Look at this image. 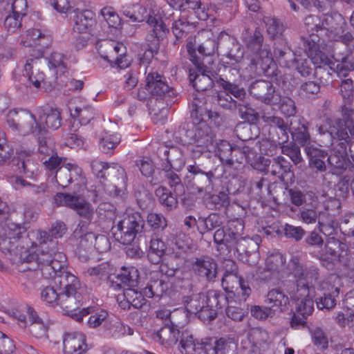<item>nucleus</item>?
<instances>
[{
    "label": "nucleus",
    "mask_w": 354,
    "mask_h": 354,
    "mask_svg": "<svg viewBox=\"0 0 354 354\" xmlns=\"http://www.w3.org/2000/svg\"><path fill=\"white\" fill-rule=\"evenodd\" d=\"M8 125L18 131L43 132L62 126V111L57 107L38 106L34 113L27 109L10 110L6 115Z\"/></svg>",
    "instance_id": "f257e3e1"
},
{
    "label": "nucleus",
    "mask_w": 354,
    "mask_h": 354,
    "mask_svg": "<svg viewBox=\"0 0 354 354\" xmlns=\"http://www.w3.org/2000/svg\"><path fill=\"white\" fill-rule=\"evenodd\" d=\"M54 284L41 290V299L47 304L59 306L66 314L82 321V315L73 313L82 306L83 299L78 278L71 273H63L56 277Z\"/></svg>",
    "instance_id": "f03ea898"
},
{
    "label": "nucleus",
    "mask_w": 354,
    "mask_h": 354,
    "mask_svg": "<svg viewBox=\"0 0 354 354\" xmlns=\"http://www.w3.org/2000/svg\"><path fill=\"white\" fill-rule=\"evenodd\" d=\"M250 57L248 66L252 74L270 77L274 73V65L272 64V57L269 46L264 43V37L260 28L254 30L245 28L241 34Z\"/></svg>",
    "instance_id": "7ed1b4c3"
},
{
    "label": "nucleus",
    "mask_w": 354,
    "mask_h": 354,
    "mask_svg": "<svg viewBox=\"0 0 354 354\" xmlns=\"http://www.w3.org/2000/svg\"><path fill=\"white\" fill-rule=\"evenodd\" d=\"M330 127L332 135L331 154L327 156L328 164L339 170H345L351 164L348 151L351 135L344 131L342 122L334 123Z\"/></svg>",
    "instance_id": "20e7f679"
},
{
    "label": "nucleus",
    "mask_w": 354,
    "mask_h": 354,
    "mask_svg": "<svg viewBox=\"0 0 354 354\" xmlns=\"http://www.w3.org/2000/svg\"><path fill=\"white\" fill-rule=\"evenodd\" d=\"M26 228L8 218L5 222H0V251L10 259L19 256L20 252L25 249L24 239Z\"/></svg>",
    "instance_id": "39448f33"
},
{
    "label": "nucleus",
    "mask_w": 354,
    "mask_h": 354,
    "mask_svg": "<svg viewBox=\"0 0 354 354\" xmlns=\"http://www.w3.org/2000/svg\"><path fill=\"white\" fill-rule=\"evenodd\" d=\"M66 257L61 252H58L57 243L50 242V248L48 245H43L41 251L37 254V266L41 275L45 279H53L55 281L56 277L63 273H69L65 270Z\"/></svg>",
    "instance_id": "423d86ee"
},
{
    "label": "nucleus",
    "mask_w": 354,
    "mask_h": 354,
    "mask_svg": "<svg viewBox=\"0 0 354 354\" xmlns=\"http://www.w3.org/2000/svg\"><path fill=\"white\" fill-rule=\"evenodd\" d=\"M145 220L141 214L137 212L127 213L111 229L115 241L123 245H130L138 234L142 232Z\"/></svg>",
    "instance_id": "0eeeda50"
},
{
    "label": "nucleus",
    "mask_w": 354,
    "mask_h": 354,
    "mask_svg": "<svg viewBox=\"0 0 354 354\" xmlns=\"http://www.w3.org/2000/svg\"><path fill=\"white\" fill-rule=\"evenodd\" d=\"M218 48V37L217 39L208 37L198 43L197 46L194 38L189 37L187 40V51L194 66H212L214 62L213 55Z\"/></svg>",
    "instance_id": "6e6552de"
},
{
    "label": "nucleus",
    "mask_w": 354,
    "mask_h": 354,
    "mask_svg": "<svg viewBox=\"0 0 354 354\" xmlns=\"http://www.w3.org/2000/svg\"><path fill=\"white\" fill-rule=\"evenodd\" d=\"M181 135L185 136V142L188 144H196L202 153L209 145L214 142V133L211 127L204 121L185 123L182 127Z\"/></svg>",
    "instance_id": "1a4fd4ad"
},
{
    "label": "nucleus",
    "mask_w": 354,
    "mask_h": 354,
    "mask_svg": "<svg viewBox=\"0 0 354 354\" xmlns=\"http://www.w3.org/2000/svg\"><path fill=\"white\" fill-rule=\"evenodd\" d=\"M308 57L315 65L314 76L319 81V83L322 86H327L332 82L333 73H336L335 62L315 48H310Z\"/></svg>",
    "instance_id": "9d476101"
},
{
    "label": "nucleus",
    "mask_w": 354,
    "mask_h": 354,
    "mask_svg": "<svg viewBox=\"0 0 354 354\" xmlns=\"http://www.w3.org/2000/svg\"><path fill=\"white\" fill-rule=\"evenodd\" d=\"M218 72L219 75L218 78L216 79V83L223 88L225 93L231 94L241 102H243L246 96L245 91L236 83L235 80L236 77H239V69L223 64L219 66Z\"/></svg>",
    "instance_id": "9b49d317"
},
{
    "label": "nucleus",
    "mask_w": 354,
    "mask_h": 354,
    "mask_svg": "<svg viewBox=\"0 0 354 354\" xmlns=\"http://www.w3.org/2000/svg\"><path fill=\"white\" fill-rule=\"evenodd\" d=\"M189 174L187 176V186L193 193H209L213 187L214 174L212 171H205L200 165L194 164L187 167Z\"/></svg>",
    "instance_id": "f8f14e48"
},
{
    "label": "nucleus",
    "mask_w": 354,
    "mask_h": 354,
    "mask_svg": "<svg viewBox=\"0 0 354 354\" xmlns=\"http://www.w3.org/2000/svg\"><path fill=\"white\" fill-rule=\"evenodd\" d=\"M288 266L291 274L296 279V288L301 285H314L313 282L316 283L319 279V269L315 266L305 267L301 258L298 255L292 256Z\"/></svg>",
    "instance_id": "ddd939ff"
},
{
    "label": "nucleus",
    "mask_w": 354,
    "mask_h": 354,
    "mask_svg": "<svg viewBox=\"0 0 354 354\" xmlns=\"http://www.w3.org/2000/svg\"><path fill=\"white\" fill-rule=\"evenodd\" d=\"M249 93L266 104L276 105L281 101L280 93L269 81L259 80L253 82L249 87Z\"/></svg>",
    "instance_id": "4468645a"
},
{
    "label": "nucleus",
    "mask_w": 354,
    "mask_h": 354,
    "mask_svg": "<svg viewBox=\"0 0 354 354\" xmlns=\"http://www.w3.org/2000/svg\"><path fill=\"white\" fill-rule=\"evenodd\" d=\"M315 285L299 286L292 295L299 315H310L314 310V298L317 296Z\"/></svg>",
    "instance_id": "2eb2a0df"
},
{
    "label": "nucleus",
    "mask_w": 354,
    "mask_h": 354,
    "mask_svg": "<svg viewBox=\"0 0 354 354\" xmlns=\"http://www.w3.org/2000/svg\"><path fill=\"white\" fill-rule=\"evenodd\" d=\"M146 89L156 98L162 97L174 98L176 92L168 85L167 78L158 72L149 73L146 77Z\"/></svg>",
    "instance_id": "dca6fc26"
},
{
    "label": "nucleus",
    "mask_w": 354,
    "mask_h": 354,
    "mask_svg": "<svg viewBox=\"0 0 354 354\" xmlns=\"http://www.w3.org/2000/svg\"><path fill=\"white\" fill-rule=\"evenodd\" d=\"M106 174V179L112 183L110 194L115 197H122L125 194L128 180L125 169L120 165L113 162L110 164Z\"/></svg>",
    "instance_id": "f3484780"
},
{
    "label": "nucleus",
    "mask_w": 354,
    "mask_h": 354,
    "mask_svg": "<svg viewBox=\"0 0 354 354\" xmlns=\"http://www.w3.org/2000/svg\"><path fill=\"white\" fill-rule=\"evenodd\" d=\"M157 154L161 160H166V162L161 164V166H166V169L172 167L174 170L179 171L185 165L183 151L178 147L161 145L157 149Z\"/></svg>",
    "instance_id": "a211bd4d"
},
{
    "label": "nucleus",
    "mask_w": 354,
    "mask_h": 354,
    "mask_svg": "<svg viewBox=\"0 0 354 354\" xmlns=\"http://www.w3.org/2000/svg\"><path fill=\"white\" fill-rule=\"evenodd\" d=\"M41 64V60L39 57L28 59L24 65V77L27 79L30 85H33L36 88L40 87L41 83L55 86V81H48L43 71H40Z\"/></svg>",
    "instance_id": "6ab92c4d"
},
{
    "label": "nucleus",
    "mask_w": 354,
    "mask_h": 354,
    "mask_svg": "<svg viewBox=\"0 0 354 354\" xmlns=\"http://www.w3.org/2000/svg\"><path fill=\"white\" fill-rule=\"evenodd\" d=\"M261 118L275 133V135L272 136V139L276 140L280 145L288 142L291 128H289L288 123L282 118L265 112Z\"/></svg>",
    "instance_id": "aec40b11"
},
{
    "label": "nucleus",
    "mask_w": 354,
    "mask_h": 354,
    "mask_svg": "<svg viewBox=\"0 0 354 354\" xmlns=\"http://www.w3.org/2000/svg\"><path fill=\"white\" fill-rule=\"evenodd\" d=\"M192 268L195 274L209 281H214L216 278L217 263L209 256L195 258L192 263Z\"/></svg>",
    "instance_id": "412c9836"
},
{
    "label": "nucleus",
    "mask_w": 354,
    "mask_h": 354,
    "mask_svg": "<svg viewBox=\"0 0 354 354\" xmlns=\"http://www.w3.org/2000/svg\"><path fill=\"white\" fill-rule=\"evenodd\" d=\"M198 72L193 76L189 75V80L193 87L197 91H205L212 88L216 82V79L218 78L214 76L210 71L211 66H195Z\"/></svg>",
    "instance_id": "4be33fe9"
},
{
    "label": "nucleus",
    "mask_w": 354,
    "mask_h": 354,
    "mask_svg": "<svg viewBox=\"0 0 354 354\" xmlns=\"http://www.w3.org/2000/svg\"><path fill=\"white\" fill-rule=\"evenodd\" d=\"M73 29L78 33L89 32L95 24V15L90 10H74L71 16Z\"/></svg>",
    "instance_id": "5701e85b"
},
{
    "label": "nucleus",
    "mask_w": 354,
    "mask_h": 354,
    "mask_svg": "<svg viewBox=\"0 0 354 354\" xmlns=\"http://www.w3.org/2000/svg\"><path fill=\"white\" fill-rule=\"evenodd\" d=\"M88 350L86 336L80 332L68 333L63 339L64 354H84Z\"/></svg>",
    "instance_id": "b1692460"
},
{
    "label": "nucleus",
    "mask_w": 354,
    "mask_h": 354,
    "mask_svg": "<svg viewBox=\"0 0 354 354\" xmlns=\"http://www.w3.org/2000/svg\"><path fill=\"white\" fill-rule=\"evenodd\" d=\"M218 44L225 55L236 63L241 62L243 52L241 44L235 37L230 36L225 32H221L218 35Z\"/></svg>",
    "instance_id": "393cba45"
},
{
    "label": "nucleus",
    "mask_w": 354,
    "mask_h": 354,
    "mask_svg": "<svg viewBox=\"0 0 354 354\" xmlns=\"http://www.w3.org/2000/svg\"><path fill=\"white\" fill-rule=\"evenodd\" d=\"M221 284L223 289L228 292H232V289L234 288V284H238L241 291L238 294L241 295L244 301L251 294V288L249 287L248 282L236 274V269L230 272L225 271Z\"/></svg>",
    "instance_id": "a878e982"
},
{
    "label": "nucleus",
    "mask_w": 354,
    "mask_h": 354,
    "mask_svg": "<svg viewBox=\"0 0 354 354\" xmlns=\"http://www.w3.org/2000/svg\"><path fill=\"white\" fill-rule=\"evenodd\" d=\"M319 288L323 293L316 299L317 308L327 310L334 308L336 305L335 297L339 293V288L327 281H322L319 283Z\"/></svg>",
    "instance_id": "bb28decb"
},
{
    "label": "nucleus",
    "mask_w": 354,
    "mask_h": 354,
    "mask_svg": "<svg viewBox=\"0 0 354 354\" xmlns=\"http://www.w3.org/2000/svg\"><path fill=\"white\" fill-rule=\"evenodd\" d=\"M207 354H230L236 348V344L233 338H211L205 344Z\"/></svg>",
    "instance_id": "cd10ccee"
},
{
    "label": "nucleus",
    "mask_w": 354,
    "mask_h": 354,
    "mask_svg": "<svg viewBox=\"0 0 354 354\" xmlns=\"http://www.w3.org/2000/svg\"><path fill=\"white\" fill-rule=\"evenodd\" d=\"M66 232V225L61 221H57L53 223L51 226L50 230L48 232L46 231H38L37 232V241L42 248L43 245H48L49 249L50 248V242L53 241L58 245L57 239L61 238Z\"/></svg>",
    "instance_id": "c85d7f7f"
},
{
    "label": "nucleus",
    "mask_w": 354,
    "mask_h": 354,
    "mask_svg": "<svg viewBox=\"0 0 354 354\" xmlns=\"http://www.w3.org/2000/svg\"><path fill=\"white\" fill-rule=\"evenodd\" d=\"M263 162L266 172L279 178H283L285 175L291 172L290 162L283 156L266 159Z\"/></svg>",
    "instance_id": "c756f323"
},
{
    "label": "nucleus",
    "mask_w": 354,
    "mask_h": 354,
    "mask_svg": "<svg viewBox=\"0 0 354 354\" xmlns=\"http://www.w3.org/2000/svg\"><path fill=\"white\" fill-rule=\"evenodd\" d=\"M236 240L234 246L232 247L231 251L236 252L241 259L248 258L258 252L259 237H257L256 240H254L249 236H243L241 235Z\"/></svg>",
    "instance_id": "7c9ffc66"
},
{
    "label": "nucleus",
    "mask_w": 354,
    "mask_h": 354,
    "mask_svg": "<svg viewBox=\"0 0 354 354\" xmlns=\"http://www.w3.org/2000/svg\"><path fill=\"white\" fill-rule=\"evenodd\" d=\"M179 337L180 330L178 326L173 322H169L165 323V325L156 332L153 338L162 344L171 346L178 342Z\"/></svg>",
    "instance_id": "2f4dec72"
},
{
    "label": "nucleus",
    "mask_w": 354,
    "mask_h": 354,
    "mask_svg": "<svg viewBox=\"0 0 354 354\" xmlns=\"http://www.w3.org/2000/svg\"><path fill=\"white\" fill-rule=\"evenodd\" d=\"M292 143L299 145L306 149L308 147H313L311 144V137L308 131V122L304 118L299 120L297 126H292L290 129Z\"/></svg>",
    "instance_id": "473e14b6"
},
{
    "label": "nucleus",
    "mask_w": 354,
    "mask_h": 354,
    "mask_svg": "<svg viewBox=\"0 0 354 354\" xmlns=\"http://www.w3.org/2000/svg\"><path fill=\"white\" fill-rule=\"evenodd\" d=\"M116 281H113L118 288L136 287L138 284L139 272L134 267L122 268L120 272L115 277Z\"/></svg>",
    "instance_id": "72a5a7b5"
},
{
    "label": "nucleus",
    "mask_w": 354,
    "mask_h": 354,
    "mask_svg": "<svg viewBox=\"0 0 354 354\" xmlns=\"http://www.w3.org/2000/svg\"><path fill=\"white\" fill-rule=\"evenodd\" d=\"M265 303L276 314L277 312L281 313L285 310L289 304V298L280 289L274 288L268 292L265 299Z\"/></svg>",
    "instance_id": "f704fd0d"
},
{
    "label": "nucleus",
    "mask_w": 354,
    "mask_h": 354,
    "mask_svg": "<svg viewBox=\"0 0 354 354\" xmlns=\"http://www.w3.org/2000/svg\"><path fill=\"white\" fill-rule=\"evenodd\" d=\"M244 228V223L241 220H234L228 223L225 229V241L223 242V245H225L228 251L230 252L234 246L236 239L243 235Z\"/></svg>",
    "instance_id": "c9c22d12"
},
{
    "label": "nucleus",
    "mask_w": 354,
    "mask_h": 354,
    "mask_svg": "<svg viewBox=\"0 0 354 354\" xmlns=\"http://www.w3.org/2000/svg\"><path fill=\"white\" fill-rule=\"evenodd\" d=\"M23 135L32 134L37 137L38 143V152L44 156L52 155L55 153V142L48 131L41 132H25L19 131Z\"/></svg>",
    "instance_id": "e433bc0d"
},
{
    "label": "nucleus",
    "mask_w": 354,
    "mask_h": 354,
    "mask_svg": "<svg viewBox=\"0 0 354 354\" xmlns=\"http://www.w3.org/2000/svg\"><path fill=\"white\" fill-rule=\"evenodd\" d=\"M273 55L274 57H272V60L275 59L279 64L282 67L291 68L295 65L296 55L287 46L284 45L281 47L276 46L274 49ZM272 64L275 66L273 62ZM274 71L275 68H274V73L271 77L275 75Z\"/></svg>",
    "instance_id": "4c0bfd02"
},
{
    "label": "nucleus",
    "mask_w": 354,
    "mask_h": 354,
    "mask_svg": "<svg viewBox=\"0 0 354 354\" xmlns=\"http://www.w3.org/2000/svg\"><path fill=\"white\" fill-rule=\"evenodd\" d=\"M269 336L268 333L261 328H252L248 334V341L251 344V348L248 354H257L260 352V346L266 344Z\"/></svg>",
    "instance_id": "58836bf2"
},
{
    "label": "nucleus",
    "mask_w": 354,
    "mask_h": 354,
    "mask_svg": "<svg viewBox=\"0 0 354 354\" xmlns=\"http://www.w3.org/2000/svg\"><path fill=\"white\" fill-rule=\"evenodd\" d=\"M147 24L152 28V34L150 36L155 38L154 46L156 47L158 45L159 41L163 39L169 32V29L163 22L162 18L156 15L148 17Z\"/></svg>",
    "instance_id": "ea45409f"
},
{
    "label": "nucleus",
    "mask_w": 354,
    "mask_h": 354,
    "mask_svg": "<svg viewBox=\"0 0 354 354\" xmlns=\"http://www.w3.org/2000/svg\"><path fill=\"white\" fill-rule=\"evenodd\" d=\"M305 151L309 158L310 165L320 171L326 170L324 159L327 158L328 153L321 149L313 146L305 149Z\"/></svg>",
    "instance_id": "a19ab883"
},
{
    "label": "nucleus",
    "mask_w": 354,
    "mask_h": 354,
    "mask_svg": "<svg viewBox=\"0 0 354 354\" xmlns=\"http://www.w3.org/2000/svg\"><path fill=\"white\" fill-rule=\"evenodd\" d=\"M205 293L198 292L183 297L185 308L189 314L196 315L205 305Z\"/></svg>",
    "instance_id": "79ce46f5"
},
{
    "label": "nucleus",
    "mask_w": 354,
    "mask_h": 354,
    "mask_svg": "<svg viewBox=\"0 0 354 354\" xmlns=\"http://www.w3.org/2000/svg\"><path fill=\"white\" fill-rule=\"evenodd\" d=\"M291 203L296 206L315 203L317 197L313 192H301L297 189H290L288 191Z\"/></svg>",
    "instance_id": "37998d69"
},
{
    "label": "nucleus",
    "mask_w": 354,
    "mask_h": 354,
    "mask_svg": "<svg viewBox=\"0 0 354 354\" xmlns=\"http://www.w3.org/2000/svg\"><path fill=\"white\" fill-rule=\"evenodd\" d=\"M234 132L237 138L243 142H250L254 140L259 131L254 124L243 122L236 124Z\"/></svg>",
    "instance_id": "c03bdc74"
},
{
    "label": "nucleus",
    "mask_w": 354,
    "mask_h": 354,
    "mask_svg": "<svg viewBox=\"0 0 354 354\" xmlns=\"http://www.w3.org/2000/svg\"><path fill=\"white\" fill-rule=\"evenodd\" d=\"M12 185L15 189H19L26 186L29 187L30 188V192L38 198L43 197L48 192V185L46 183H42L39 185L32 184L18 176L14 178Z\"/></svg>",
    "instance_id": "a18cd8bd"
},
{
    "label": "nucleus",
    "mask_w": 354,
    "mask_h": 354,
    "mask_svg": "<svg viewBox=\"0 0 354 354\" xmlns=\"http://www.w3.org/2000/svg\"><path fill=\"white\" fill-rule=\"evenodd\" d=\"M156 196L159 203L167 210L171 211L178 206V200L175 194L165 187H159L156 189Z\"/></svg>",
    "instance_id": "49530a36"
},
{
    "label": "nucleus",
    "mask_w": 354,
    "mask_h": 354,
    "mask_svg": "<svg viewBox=\"0 0 354 354\" xmlns=\"http://www.w3.org/2000/svg\"><path fill=\"white\" fill-rule=\"evenodd\" d=\"M121 141L120 136L118 133L109 134L105 132L99 140V149L105 154H113L114 149Z\"/></svg>",
    "instance_id": "de8ad7c7"
},
{
    "label": "nucleus",
    "mask_w": 354,
    "mask_h": 354,
    "mask_svg": "<svg viewBox=\"0 0 354 354\" xmlns=\"http://www.w3.org/2000/svg\"><path fill=\"white\" fill-rule=\"evenodd\" d=\"M192 28L191 24L181 19L176 20L173 22L171 31L176 39L174 42V45H177L183 42V39L188 35Z\"/></svg>",
    "instance_id": "09e8293b"
},
{
    "label": "nucleus",
    "mask_w": 354,
    "mask_h": 354,
    "mask_svg": "<svg viewBox=\"0 0 354 354\" xmlns=\"http://www.w3.org/2000/svg\"><path fill=\"white\" fill-rule=\"evenodd\" d=\"M166 245L162 239L159 238H152L150 241L149 251L148 258L149 261L156 264L160 261L162 257L165 254Z\"/></svg>",
    "instance_id": "8fccbe9b"
},
{
    "label": "nucleus",
    "mask_w": 354,
    "mask_h": 354,
    "mask_svg": "<svg viewBox=\"0 0 354 354\" xmlns=\"http://www.w3.org/2000/svg\"><path fill=\"white\" fill-rule=\"evenodd\" d=\"M339 121L342 122L343 127H345V129H344V131L348 132V133L351 136H354V120L350 118H348L345 120L340 118H336L334 120L328 119L326 120V122L328 125V128L322 125L317 126L319 133L321 135L328 133L330 137V140H332V135L330 132V127L335 124V122L337 123Z\"/></svg>",
    "instance_id": "3c124183"
},
{
    "label": "nucleus",
    "mask_w": 354,
    "mask_h": 354,
    "mask_svg": "<svg viewBox=\"0 0 354 354\" xmlns=\"http://www.w3.org/2000/svg\"><path fill=\"white\" fill-rule=\"evenodd\" d=\"M189 10H192L200 20L205 21L208 18V14L205 11V7H202L201 0H183L180 12Z\"/></svg>",
    "instance_id": "603ef678"
},
{
    "label": "nucleus",
    "mask_w": 354,
    "mask_h": 354,
    "mask_svg": "<svg viewBox=\"0 0 354 354\" xmlns=\"http://www.w3.org/2000/svg\"><path fill=\"white\" fill-rule=\"evenodd\" d=\"M136 287L127 288L123 290L122 297L127 299L135 308H141L146 303L142 292L138 291Z\"/></svg>",
    "instance_id": "864d4df0"
},
{
    "label": "nucleus",
    "mask_w": 354,
    "mask_h": 354,
    "mask_svg": "<svg viewBox=\"0 0 354 354\" xmlns=\"http://www.w3.org/2000/svg\"><path fill=\"white\" fill-rule=\"evenodd\" d=\"M346 245L334 236L326 239L325 243L326 254H328L332 259H335L341 255V252L345 250Z\"/></svg>",
    "instance_id": "5fc2aeb1"
},
{
    "label": "nucleus",
    "mask_w": 354,
    "mask_h": 354,
    "mask_svg": "<svg viewBox=\"0 0 354 354\" xmlns=\"http://www.w3.org/2000/svg\"><path fill=\"white\" fill-rule=\"evenodd\" d=\"M83 198L70 194L57 193L54 198L55 203L59 206H66L73 210L76 209Z\"/></svg>",
    "instance_id": "6e6d98bb"
},
{
    "label": "nucleus",
    "mask_w": 354,
    "mask_h": 354,
    "mask_svg": "<svg viewBox=\"0 0 354 354\" xmlns=\"http://www.w3.org/2000/svg\"><path fill=\"white\" fill-rule=\"evenodd\" d=\"M237 108L242 119L247 121V123L255 124L259 120L260 115L249 103L244 100L239 102Z\"/></svg>",
    "instance_id": "4d7b16f0"
},
{
    "label": "nucleus",
    "mask_w": 354,
    "mask_h": 354,
    "mask_svg": "<svg viewBox=\"0 0 354 354\" xmlns=\"http://www.w3.org/2000/svg\"><path fill=\"white\" fill-rule=\"evenodd\" d=\"M176 171L174 170L172 167H168L166 169V166H161V171L158 172V174L160 176L159 179L162 182L163 180L161 178L164 177L165 181H166L171 187H174L175 191L178 187H183L181 179Z\"/></svg>",
    "instance_id": "13d9d810"
},
{
    "label": "nucleus",
    "mask_w": 354,
    "mask_h": 354,
    "mask_svg": "<svg viewBox=\"0 0 354 354\" xmlns=\"http://www.w3.org/2000/svg\"><path fill=\"white\" fill-rule=\"evenodd\" d=\"M141 174L146 178H151L150 182L154 185L162 183L157 176H153L155 169L153 162L150 159H141L136 161Z\"/></svg>",
    "instance_id": "bf43d9fd"
},
{
    "label": "nucleus",
    "mask_w": 354,
    "mask_h": 354,
    "mask_svg": "<svg viewBox=\"0 0 354 354\" xmlns=\"http://www.w3.org/2000/svg\"><path fill=\"white\" fill-rule=\"evenodd\" d=\"M228 302L226 308V315L235 322H241L247 314V310L242 307L244 304L239 303L236 306V301L234 300L227 301Z\"/></svg>",
    "instance_id": "052dcab7"
},
{
    "label": "nucleus",
    "mask_w": 354,
    "mask_h": 354,
    "mask_svg": "<svg viewBox=\"0 0 354 354\" xmlns=\"http://www.w3.org/2000/svg\"><path fill=\"white\" fill-rule=\"evenodd\" d=\"M71 115L77 118L82 125H86L94 118V109L91 106H86L82 108L76 107L73 111H71Z\"/></svg>",
    "instance_id": "680f3d73"
},
{
    "label": "nucleus",
    "mask_w": 354,
    "mask_h": 354,
    "mask_svg": "<svg viewBox=\"0 0 354 354\" xmlns=\"http://www.w3.org/2000/svg\"><path fill=\"white\" fill-rule=\"evenodd\" d=\"M205 304L216 311L218 308H222V301H227V297L225 295L214 290H209L207 293H205Z\"/></svg>",
    "instance_id": "e2e57ef3"
},
{
    "label": "nucleus",
    "mask_w": 354,
    "mask_h": 354,
    "mask_svg": "<svg viewBox=\"0 0 354 354\" xmlns=\"http://www.w3.org/2000/svg\"><path fill=\"white\" fill-rule=\"evenodd\" d=\"M16 162V166L17 167L19 172L23 174L27 178H33L35 174L37 171V165L35 164L34 161L29 158L24 159L18 158Z\"/></svg>",
    "instance_id": "0e129e2a"
},
{
    "label": "nucleus",
    "mask_w": 354,
    "mask_h": 354,
    "mask_svg": "<svg viewBox=\"0 0 354 354\" xmlns=\"http://www.w3.org/2000/svg\"><path fill=\"white\" fill-rule=\"evenodd\" d=\"M180 259V256L177 254H174L165 263L160 265V271L167 277H174L176 272L180 271L182 263H179L177 260Z\"/></svg>",
    "instance_id": "69168bd1"
},
{
    "label": "nucleus",
    "mask_w": 354,
    "mask_h": 354,
    "mask_svg": "<svg viewBox=\"0 0 354 354\" xmlns=\"http://www.w3.org/2000/svg\"><path fill=\"white\" fill-rule=\"evenodd\" d=\"M41 161L46 169L56 173L57 170L66 163V158L59 157L55 152L52 155L42 157Z\"/></svg>",
    "instance_id": "338daca9"
},
{
    "label": "nucleus",
    "mask_w": 354,
    "mask_h": 354,
    "mask_svg": "<svg viewBox=\"0 0 354 354\" xmlns=\"http://www.w3.org/2000/svg\"><path fill=\"white\" fill-rule=\"evenodd\" d=\"M268 34L272 37L281 36L284 30L283 24L277 19L270 17H265L263 19Z\"/></svg>",
    "instance_id": "774afa93"
}]
</instances>
